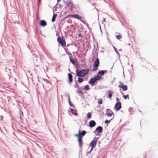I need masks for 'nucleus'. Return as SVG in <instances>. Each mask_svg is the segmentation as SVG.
<instances>
[{
  "label": "nucleus",
  "instance_id": "nucleus-9",
  "mask_svg": "<svg viewBox=\"0 0 158 158\" xmlns=\"http://www.w3.org/2000/svg\"><path fill=\"white\" fill-rule=\"evenodd\" d=\"M78 141L79 146L81 148L82 145V136L80 135H78Z\"/></svg>",
  "mask_w": 158,
  "mask_h": 158
},
{
  "label": "nucleus",
  "instance_id": "nucleus-29",
  "mask_svg": "<svg viewBox=\"0 0 158 158\" xmlns=\"http://www.w3.org/2000/svg\"><path fill=\"white\" fill-rule=\"evenodd\" d=\"M110 122V120H106L105 121V123L106 124H107L108 123H109Z\"/></svg>",
  "mask_w": 158,
  "mask_h": 158
},
{
  "label": "nucleus",
  "instance_id": "nucleus-10",
  "mask_svg": "<svg viewBox=\"0 0 158 158\" xmlns=\"http://www.w3.org/2000/svg\"><path fill=\"white\" fill-rule=\"evenodd\" d=\"M107 111H110V112H106V115L108 117H111L114 114V113L110 109H106Z\"/></svg>",
  "mask_w": 158,
  "mask_h": 158
},
{
  "label": "nucleus",
  "instance_id": "nucleus-1",
  "mask_svg": "<svg viewBox=\"0 0 158 158\" xmlns=\"http://www.w3.org/2000/svg\"><path fill=\"white\" fill-rule=\"evenodd\" d=\"M89 69H82L81 71L78 69L76 70V74L77 76L80 77H85L86 74L88 73L89 71Z\"/></svg>",
  "mask_w": 158,
  "mask_h": 158
},
{
  "label": "nucleus",
  "instance_id": "nucleus-8",
  "mask_svg": "<svg viewBox=\"0 0 158 158\" xmlns=\"http://www.w3.org/2000/svg\"><path fill=\"white\" fill-rule=\"evenodd\" d=\"M121 108V104L120 102H118L115 105L114 108L118 111Z\"/></svg>",
  "mask_w": 158,
  "mask_h": 158
},
{
  "label": "nucleus",
  "instance_id": "nucleus-27",
  "mask_svg": "<svg viewBox=\"0 0 158 158\" xmlns=\"http://www.w3.org/2000/svg\"><path fill=\"white\" fill-rule=\"evenodd\" d=\"M78 93L80 95H83V93L81 90H79L78 91Z\"/></svg>",
  "mask_w": 158,
  "mask_h": 158
},
{
  "label": "nucleus",
  "instance_id": "nucleus-13",
  "mask_svg": "<svg viewBox=\"0 0 158 158\" xmlns=\"http://www.w3.org/2000/svg\"><path fill=\"white\" fill-rule=\"evenodd\" d=\"M118 87L119 88H121L123 91H125L127 89V87L126 85H119Z\"/></svg>",
  "mask_w": 158,
  "mask_h": 158
},
{
  "label": "nucleus",
  "instance_id": "nucleus-36",
  "mask_svg": "<svg viewBox=\"0 0 158 158\" xmlns=\"http://www.w3.org/2000/svg\"><path fill=\"white\" fill-rule=\"evenodd\" d=\"M106 112H110V111H107Z\"/></svg>",
  "mask_w": 158,
  "mask_h": 158
},
{
  "label": "nucleus",
  "instance_id": "nucleus-4",
  "mask_svg": "<svg viewBox=\"0 0 158 158\" xmlns=\"http://www.w3.org/2000/svg\"><path fill=\"white\" fill-rule=\"evenodd\" d=\"M58 42L61 44L62 46H65V42L62 38L61 39L60 36L58 37L57 39Z\"/></svg>",
  "mask_w": 158,
  "mask_h": 158
},
{
  "label": "nucleus",
  "instance_id": "nucleus-12",
  "mask_svg": "<svg viewBox=\"0 0 158 158\" xmlns=\"http://www.w3.org/2000/svg\"><path fill=\"white\" fill-rule=\"evenodd\" d=\"M89 126L91 127H93L96 125V123L94 120H91L89 123Z\"/></svg>",
  "mask_w": 158,
  "mask_h": 158
},
{
  "label": "nucleus",
  "instance_id": "nucleus-15",
  "mask_svg": "<svg viewBox=\"0 0 158 158\" xmlns=\"http://www.w3.org/2000/svg\"><path fill=\"white\" fill-rule=\"evenodd\" d=\"M107 93L108 94V98L110 99H111V98L113 96V94H114V93L112 92L111 90H108Z\"/></svg>",
  "mask_w": 158,
  "mask_h": 158
},
{
  "label": "nucleus",
  "instance_id": "nucleus-25",
  "mask_svg": "<svg viewBox=\"0 0 158 158\" xmlns=\"http://www.w3.org/2000/svg\"><path fill=\"white\" fill-rule=\"evenodd\" d=\"M98 104H102V100L101 98H100L99 99L98 101Z\"/></svg>",
  "mask_w": 158,
  "mask_h": 158
},
{
  "label": "nucleus",
  "instance_id": "nucleus-19",
  "mask_svg": "<svg viewBox=\"0 0 158 158\" xmlns=\"http://www.w3.org/2000/svg\"><path fill=\"white\" fill-rule=\"evenodd\" d=\"M86 131H83L81 132V131H79V135H81L82 136H84V135H85V134L86 133Z\"/></svg>",
  "mask_w": 158,
  "mask_h": 158
},
{
  "label": "nucleus",
  "instance_id": "nucleus-18",
  "mask_svg": "<svg viewBox=\"0 0 158 158\" xmlns=\"http://www.w3.org/2000/svg\"><path fill=\"white\" fill-rule=\"evenodd\" d=\"M68 78L69 81L70 82H72V75L70 73H69L68 74Z\"/></svg>",
  "mask_w": 158,
  "mask_h": 158
},
{
  "label": "nucleus",
  "instance_id": "nucleus-21",
  "mask_svg": "<svg viewBox=\"0 0 158 158\" xmlns=\"http://www.w3.org/2000/svg\"><path fill=\"white\" fill-rule=\"evenodd\" d=\"M56 16L57 15H53L52 19V22H54L55 21L56 17Z\"/></svg>",
  "mask_w": 158,
  "mask_h": 158
},
{
  "label": "nucleus",
  "instance_id": "nucleus-28",
  "mask_svg": "<svg viewBox=\"0 0 158 158\" xmlns=\"http://www.w3.org/2000/svg\"><path fill=\"white\" fill-rule=\"evenodd\" d=\"M70 61L73 64H75V61L73 60L70 58Z\"/></svg>",
  "mask_w": 158,
  "mask_h": 158
},
{
  "label": "nucleus",
  "instance_id": "nucleus-23",
  "mask_svg": "<svg viewBox=\"0 0 158 158\" xmlns=\"http://www.w3.org/2000/svg\"><path fill=\"white\" fill-rule=\"evenodd\" d=\"M84 88L85 90H89L90 89L89 86L88 85H86L85 86Z\"/></svg>",
  "mask_w": 158,
  "mask_h": 158
},
{
  "label": "nucleus",
  "instance_id": "nucleus-26",
  "mask_svg": "<svg viewBox=\"0 0 158 158\" xmlns=\"http://www.w3.org/2000/svg\"><path fill=\"white\" fill-rule=\"evenodd\" d=\"M116 37L118 40H119L122 38V36L121 35H117L116 36Z\"/></svg>",
  "mask_w": 158,
  "mask_h": 158
},
{
  "label": "nucleus",
  "instance_id": "nucleus-16",
  "mask_svg": "<svg viewBox=\"0 0 158 158\" xmlns=\"http://www.w3.org/2000/svg\"><path fill=\"white\" fill-rule=\"evenodd\" d=\"M71 112L73 115H77V110L75 109H73L72 108H70Z\"/></svg>",
  "mask_w": 158,
  "mask_h": 158
},
{
  "label": "nucleus",
  "instance_id": "nucleus-6",
  "mask_svg": "<svg viewBox=\"0 0 158 158\" xmlns=\"http://www.w3.org/2000/svg\"><path fill=\"white\" fill-rule=\"evenodd\" d=\"M67 17L75 18L80 20L82 19V17L81 16L76 14H73V15H69L67 16Z\"/></svg>",
  "mask_w": 158,
  "mask_h": 158
},
{
  "label": "nucleus",
  "instance_id": "nucleus-7",
  "mask_svg": "<svg viewBox=\"0 0 158 158\" xmlns=\"http://www.w3.org/2000/svg\"><path fill=\"white\" fill-rule=\"evenodd\" d=\"M97 140H93L89 144V147H91L90 152L96 146L97 144Z\"/></svg>",
  "mask_w": 158,
  "mask_h": 158
},
{
  "label": "nucleus",
  "instance_id": "nucleus-31",
  "mask_svg": "<svg viewBox=\"0 0 158 158\" xmlns=\"http://www.w3.org/2000/svg\"><path fill=\"white\" fill-rule=\"evenodd\" d=\"M79 135V134L78 135L77 134H75V135L76 136H77L78 137V135Z\"/></svg>",
  "mask_w": 158,
  "mask_h": 158
},
{
  "label": "nucleus",
  "instance_id": "nucleus-34",
  "mask_svg": "<svg viewBox=\"0 0 158 158\" xmlns=\"http://www.w3.org/2000/svg\"><path fill=\"white\" fill-rule=\"evenodd\" d=\"M116 99L117 101L119 100V99L118 98H116Z\"/></svg>",
  "mask_w": 158,
  "mask_h": 158
},
{
  "label": "nucleus",
  "instance_id": "nucleus-14",
  "mask_svg": "<svg viewBox=\"0 0 158 158\" xmlns=\"http://www.w3.org/2000/svg\"><path fill=\"white\" fill-rule=\"evenodd\" d=\"M103 130V128L101 126L98 127L96 129L95 131H97L98 133H101Z\"/></svg>",
  "mask_w": 158,
  "mask_h": 158
},
{
  "label": "nucleus",
  "instance_id": "nucleus-33",
  "mask_svg": "<svg viewBox=\"0 0 158 158\" xmlns=\"http://www.w3.org/2000/svg\"><path fill=\"white\" fill-rule=\"evenodd\" d=\"M0 117H1V120H2V118H3V117H2V116H1Z\"/></svg>",
  "mask_w": 158,
  "mask_h": 158
},
{
  "label": "nucleus",
  "instance_id": "nucleus-17",
  "mask_svg": "<svg viewBox=\"0 0 158 158\" xmlns=\"http://www.w3.org/2000/svg\"><path fill=\"white\" fill-rule=\"evenodd\" d=\"M40 25L42 26H45L47 25L46 22L44 20H42L40 21Z\"/></svg>",
  "mask_w": 158,
  "mask_h": 158
},
{
  "label": "nucleus",
  "instance_id": "nucleus-20",
  "mask_svg": "<svg viewBox=\"0 0 158 158\" xmlns=\"http://www.w3.org/2000/svg\"><path fill=\"white\" fill-rule=\"evenodd\" d=\"M84 79L81 77H78V82L79 83L82 82L84 80Z\"/></svg>",
  "mask_w": 158,
  "mask_h": 158
},
{
  "label": "nucleus",
  "instance_id": "nucleus-30",
  "mask_svg": "<svg viewBox=\"0 0 158 158\" xmlns=\"http://www.w3.org/2000/svg\"><path fill=\"white\" fill-rule=\"evenodd\" d=\"M82 36V35L81 34V33H80L78 35V37H81Z\"/></svg>",
  "mask_w": 158,
  "mask_h": 158
},
{
  "label": "nucleus",
  "instance_id": "nucleus-32",
  "mask_svg": "<svg viewBox=\"0 0 158 158\" xmlns=\"http://www.w3.org/2000/svg\"><path fill=\"white\" fill-rule=\"evenodd\" d=\"M41 0H38V3L39 4Z\"/></svg>",
  "mask_w": 158,
  "mask_h": 158
},
{
  "label": "nucleus",
  "instance_id": "nucleus-24",
  "mask_svg": "<svg viewBox=\"0 0 158 158\" xmlns=\"http://www.w3.org/2000/svg\"><path fill=\"white\" fill-rule=\"evenodd\" d=\"M129 95L128 94H127L126 95H123V97L125 99H126L127 98V99H129Z\"/></svg>",
  "mask_w": 158,
  "mask_h": 158
},
{
  "label": "nucleus",
  "instance_id": "nucleus-35",
  "mask_svg": "<svg viewBox=\"0 0 158 158\" xmlns=\"http://www.w3.org/2000/svg\"><path fill=\"white\" fill-rule=\"evenodd\" d=\"M61 0H57V1L58 2H59Z\"/></svg>",
  "mask_w": 158,
  "mask_h": 158
},
{
  "label": "nucleus",
  "instance_id": "nucleus-11",
  "mask_svg": "<svg viewBox=\"0 0 158 158\" xmlns=\"http://www.w3.org/2000/svg\"><path fill=\"white\" fill-rule=\"evenodd\" d=\"M107 71L106 70H102L100 72H99L98 73L97 76L99 77L100 78V79L101 78V76L103 75L105 73H107Z\"/></svg>",
  "mask_w": 158,
  "mask_h": 158
},
{
  "label": "nucleus",
  "instance_id": "nucleus-2",
  "mask_svg": "<svg viewBox=\"0 0 158 158\" xmlns=\"http://www.w3.org/2000/svg\"><path fill=\"white\" fill-rule=\"evenodd\" d=\"M74 8V4L71 1H67L66 2V6L65 7V8L69 9L70 11H72L73 10V9Z\"/></svg>",
  "mask_w": 158,
  "mask_h": 158
},
{
  "label": "nucleus",
  "instance_id": "nucleus-3",
  "mask_svg": "<svg viewBox=\"0 0 158 158\" xmlns=\"http://www.w3.org/2000/svg\"><path fill=\"white\" fill-rule=\"evenodd\" d=\"M99 64V60L98 58H97L94 62V64L93 65V69L94 71L97 70L98 69V67Z\"/></svg>",
  "mask_w": 158,
  "mask_h": 158
},
{
  "label": "nucleus",
  "instance_id": "nucleus-5",
  "mask_svg": "<svg viewBox=\"0 0 158 158\" xmlns=\"http://www.w3.org/2000/svg\"><path fill=\"white\" fill-rule=\"evenodd\" d=\"M100 80V78L98 76H96L94 77L93 78H91L90 81V83L91 84H94L95 83L96 81L97 80Z\"/></svg>",
  "mask_w": 158,
  "mask_h": 158
},
{
  "label": "nucleus",
  "instance_id": "nucleus-22",
  "mask_svg": "<svg viewBox=\"0 0 158 158\" xmlns=\"http://www.w3.org/2000/svg\"><path fill=\"white\" fill-rule=\"evenodd\" d=\"M91 116H92L90 112H89L87 114V118H91Z\"/></svg>",
  "mask_w": 158,
  "mask_h": 158
}]
</instances>
